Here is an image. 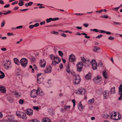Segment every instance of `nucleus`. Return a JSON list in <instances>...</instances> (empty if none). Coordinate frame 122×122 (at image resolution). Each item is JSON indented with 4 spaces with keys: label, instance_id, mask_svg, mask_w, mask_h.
Returning <instances> with one entry per match:
<instances>
[{
    "label": "nucleus",
    "instance_id": "1",
    "mask_svg": "<svg viewBox=\"0 0 122 122\" xmlns=\"http://www.w3.org/2000/svg\"><path fill=\"white\" fill-rule=\"evenodd\" d=\"M81 59L82 61L79 62L76 65L77 69V71L79 72L81 71L82 69V68L84 63L87 64L88 62V61L86 60L84 57H81Z\"/></svg>",
    "mask_w": 122,
    "mask_h": 122
},
{
    "label": "nucleus",
    "instance_id": "2",
    "mask_svg": "<svg viewBox=\"0 0 122 122\" xmlns=\"http://www.w3.org/2000/svg\"><path fill=\"white\" fill-rule=\"evenodd\" d=\"M72 74L73 78H75L73 80L74 83L76 84H78L81 81L80 76L79 75H76L75 72H72Z\"/></svg>",
    "mask_w": 122,
    "mask_h": 122
},
{
    "label": "nucleus",
    "instance_id": "3",
    "mask_svg": "<svg viewBox=\"0 0 122 122\" xmlns=\"http://www.w3.org/2000/svg\"><path fill=\"white\" fill-rule=\"evenodd\" d=\"M16 115L23 119L25 120L27 118L26 114L23 112L17 111L16 112Z\"/></svg>",
    "mask_w": 122,
    "mask_h": 122
},
{
    "label": "nucleus",
    "instance_id": "4",
    "mask_svg": "<svg viewBox=\"0 0 122 122\" xmlns=\"http://www.w3.org/2000/svg\"><path fill=\"white\" fill-rule=\"evenodd\" d=\"M4 66L6 70H8L9 69H10L12 65L10 61L9 60H6L5 63H4Z\"/></svg>",
    "mask_w": 122,
    "mask_h": 122
},
{
    "label": "nucleus",
    "instance_id": "5",
    "mask_svg": "<svg viewBox=\"0 0 122 122\" xmlns=\"http://www.w3.org/2000/svg\"><path fill=\"white\" fill-rule=\"evenodd\" d=\"M20 63L22 67H25L27 65L28 63L27 60L26 58H22L20 61Z\"/></svg>",
    "mask_w": 122,
    "mask_h": 122
},
{
    "label": "nucleus",
    "instance_id": "6",
    "mask_svg": "<svg viewBox=\"0 0 122 122\" xmlns=\"http://www.w3.org/2000/svg\"><path fill=\"white\" fill-rule=\"evenodd\" d=\"M41 73L37 74V81L38 83L39 84L42 83L44 80V78L41 76Z\"/></svg>",
    "mask_w": 122,
    "mask_h": 122
},
{
    "label": "nucleus",
    "instance_id": "7",
    "mask_svg": "<svg viewBox=\"0 0 122 122\" xmlns=\"http://www.w3.org/2000/svg\"><path fill=\"white\" fill-rule=\"evenodd\" d=\"M37 90L34 89L31 91L30 95L31 97L33 98L37 96Z\"/></svg>",
    "mask_w": 122,
    "mask_h": 122
},
{
    "label": "nucleus",
    "instance_id": "8",
    "mask_svg": "<svg viewBox=\"0 0 122 122\" xmlns=\"http://www.w3.org/2000/svg\"><path fill=\"white\" fill-rule=\"evenodd\" d=\"M91 62L93 69H96L97 68V65L96 61L95 60H92Z\"/></svg>",
    "mask_w": 122,
    "mask_h": 122
},
{
    "label": "nucleus",
    "instance_id": "9",
    "mask_svg": "<svg viewBox=\"0 0 122 122\" xmlns=\"http://www.w3.org/2000/svg\"><path fill=\"white\" fill-rule=\"evenodd\" d=\"M118 93L120 95V97L118 98L119 100H121L122 99V85H120L119 88Z\"/></svg>",
    "mask_w": 122,
    "mask_h": 122
},
{
    "label": "nucleus",
    "instance_id": "10",
    "mask_svg": "<svg viewBox=\"0 0 122 122\" xmlns=\"http://www.w3.org/2000/svg\"><path fill=\"white\" fill-rule=\"evenodd\" d=\"M109 94V91L105 90L103 93L104 98V99H107L108 97Z\"/></svg>",
    "mask_w": 122,
    "mask_h": 122
},
{
    "label": "nucleus",
    "instance_id": "11",
    "mask_svg": "<svg viewBox=\"0 0 122 122\" xmlns=\"http://www.w3.org/2000/svg\"><path fill=\"white\" fill-rule=\"evenodd\" d=\"M75 56L73 54H71L69 57V60L71 62H72L75 61Z\"/></svg>",
    "mask_w": 122,
    "mask_h": 122
},
{
    "label": "nucleus",
    "instance_id": "12",
    "mask_svg": "<svg viewBox=\"0 0 122 122\" xmlns=\"http://www.w3.org/2000/svg\"><path fill=\"white\" fill-rule=\"evenodd\" d=\"M38 94H39L40 96H43L44 95V94L42 92V90L40 87H38L37 88Z\"/></svg>",
    "mask_w": 122,
    "mask_h": 122
},
{
    "label": "nucleus",
    "instance_id": "13",
    "mask_svg": "<svg viewBox=\"0 0 122 122\" xmlns=\"http://www.w3.org/2000/svg\"><path fill=\"white\" fill-rule=\"evenodd\" d=\"M66 72L68 73V74H71L72 75V72H75L73 71H71L70 70V67L69 66H66Z\"/></svg>",
    "mask_w": 122,
    "mask_h": 122
},
{
    "label": "nucleus",
    "instance_id": "14",
    "mask_svg": "<svg viewBox=\"0 0 122 122\" xmlns=\"http://www.w3.org/2000/svg\"><path fill=\"white\" fill-rule=\"evenodd\" d=\"M46 61L44 60L43 59L41 60L40 65L41 67H44L46 65Z\"/></svg>",
    "mask_w": 122,
    "mask_h": 122
},
{
    "label": "nucleus",
    "instance_id": "15",
    "mask_svg": "<svg viewBox=\"0 0 122 122\" xmlns=\"http://www.w3.org/2000/svg\"><path fill=\"white\" fill-rule=\"evenodd\" d=\"M78 91L79 92V94H84L85 93L86 91L85 89L81 88L78 90Z\"/></svg>",
    "mask_w": 122,
    "mask_h": 122
},
{
    "label": "nucleus",
    "instance_id": "16",
    "mask_svg": "<svg viewBox=\"0 0 122 122\" xmlns=\"http://www.w3.org/2000/svg\"><path fill=\"white\" fill-rule=\"evenodd\" d=\"M26 113L27 115H31L33 114L32 110L30 109H28L26 111Z\"/></svg>",
    "mask_w": 122,
    "mask_h": 122
},
{
    "label": "nucleus",
    "instance_id": "17",
    "mask_svg": "<svg viewBox=\"0 0 122 122\" xmlns=\"http://www.w3.org/2000/svg\"><path fill=\"white\" fill-rule=\"evenodd\" d=\"M0 91L1 92L5 93L6 92L5 88L4 86L0 85Z\"/></svg>",
    "mask_w": 122,
    "mask_h": 122
},
{
    "label": "nucleus",
    "instance_id": "18",
    "mask_svg": "<svg viewBox=\"0 0 122 122\" xmlns=\"http://www.w3.org/2000/svg\"><path fill=\"white\" fill-rule=\"evenodd\" d=\"M121 117V116L120 115V114L118 113L116 117H115V118H113V120H117L120 119Z\"/></svg>",
    "mask_w": 122,
    "mask_h": 122
},
{
    "label": "nucleus",
    "instance_id": "19",
    "mask_svg": "<svg viewBox=\"0 0 122 122\" xmlns=\"http://www.w3.org/2000/svg\"><path fill=\"white\" fill-rule=\"evenodd\" d=\"M51 68L50 66L47 67L46 70L45 71V73L50 72L51 71Z\"/></svg>",
    "mask_w": 122,
    "mask_h": 122
},
{
    "label": "nucleus",
    "instance_id": "20",
    "mask_svg": "<svg viewBox=\"0 0 122 122\" xmlns=\"http://www.w3.org/2000/svg\"><path fill=\"white\" fill-rule=\"evenodd\" d=\"M117 114H116L115 112H113L112 113L111 115L110 116V117L112 119H113V118L116 117Z\"/></svg>",
    "mask_w": 122,
    "mask_h": 122
},
{
    "label": "nucleus",
    "instance_id": "21",
    "mask_svg": "<svg viewBox=\"0 0 122 122\" xmlns=\"http://www.w3.org/2000/svg\"><path fill=\"white\" fill-rule=\"evenodd\" d=\"M91 73H88L86 74L85 76L86 78L88 80H89L91 79Z\"/></svg>",
    "mask_w": 122,
    "mask_h": 122
},
{
    "label": "nucleus",
    "instance_id": "22",
    "mask_svg": "<svg viewBox=\"0 0 122 122\" xmlns=\"http://www.w3.org/2000/svg\"><path fill=\"white\" fill-rule=\"evenodd\" d=\"M14 62L17 65H20V61L18 59L16 58H15L14 59Z\"/></svg>",
    "mask_w": 122,
    "mask_h": 122
},
{
    "label": "nucleus",
    "instance_id": "23",
    "mask_svg": "<svg viewBox=\"0 0 122 122\" xmlns=\"http://www.w3.org/2000/svg\"><path fill=\"white\" fill-rule=\"evenodd\" d=\"M102 74L104 78L106 79L107 78V73L105 71H102Z\"/></svg>",
    "mask_w": 122,
    "mask_h": 122
},
{
    "label": "nucleus",
    "instance_id": "24",
    "mask_svg": "<svg viewBox=\"0 0 122 122\" xmlns=\"http://www.w3.org/2000/svg\"><path fill=\"white\" fill-rule=\"evenodd\" d=\"M79 109L81 111H82L83 108V107L82 105L81 104H79V106L78 107Z\"/></svg>",
    "mask_w": 122,
    "mask_h": 122
},
{
    "label": "nucleus",
    "instance_id": "25",
    "mask_svg": "<svg viewBox=\"0 0 122 122\" xmlns=\"http://www.w3.org/2000/svg\"><path fill=\"white\" fill-rule=\"evenodd\" d=\"M5 76V74L3 72L0 71V79L4 78Z\"/></svg>",
    "mask_w": 122,
    "mask_h": 122
},
{
    "label": "nucleus",
    "instance_id": "26",
    "mask_svg": "<svg viewBox=\"0 0 122 122\" xmlns=\"http://www.w3.org/2000/svg\"><path fill=\"white\" fill-rule=\"evenodd\" d=\"M116 92L115 90V87H112L111 89L110 94H112L115 93Z\"/></svg>",
    "mask_w": 122,
    "mask_h": 122
},
{
    "label": "nucleus",
    "instance_id": "27",
    "mask_svg": "<svg viewBox=\"0 0 122 122\" xmlns=\"http://www.w3.org/2000/svg\"><path fill=\"white\" fill-rule=\"evenodd\" d=\"M54 60L55 61H56V62H57V61H58V63L61 61L59 57L57 56L55 57Z\"/></svg>",
    "mask_w": 122,
    "mask_h": 122
},
{
    "label": "nucleus",
    "instance_id": "28",
    "mask_svg": "<svg viewBox=\"0 0 122 122\" xmlns=\"http://www.w3.org/2000/svg\"><path fill=\"white\" fill-rule=\"evenodd\" d=\"M94 101V99L93 98L89 100L88 102V103L89 104H93Z\"/></svg>",
    "mask_w": 122,
    "mask_h": 122
},
{
    "label": "nucleus",
    "instance_id": "29",
    "mask_svg": "<svg viewBox=\"0 0 122 122\" xmlns=\"http://www.w3.org/2000/svg\"><path fill=\"white\" fill-rule=\"evenodd\" d=\"M93 49L94 51L97 52L100 49V48L98 47L94 46L93 48Z\"/></svg>",
    "mask_w": 122,
    "mask_h": 122
},
{
    "label": "nucleus",
    "instance_id": "30",
    "mask_svg": "<svg viewBox=\"0 0 122 122\" xmlns=\"http://www.w3.org/2000/svg\"><path fill=\"white\" fill-rule=\"evenodd\" d=\"M7 99L10 103L13 102L14 100L12 97H7Z\"/></svg>",
    "mask_w": 122,
    "mask_h": 122
},
{
    "label": "nucleus",
    "instance_id": "31",
    "mask_svg": "<svg viewBox=\"0 0 122 122\" xmlns=\"http://www.w3.org/2000/svg\"><path fill=\"white\" fill-rule=\"evenodd\" d=\"M43 122H51V120L49 119L46 118L43 119Z\"/></svg>",
    "mask_w": 122,
    "mask_h": 122
},
{
    "label": "nucleus",
    "instance_id": "32",
    "mask_svg": "<svg viewBox=\"0 0 122 122\" xmlns=\"http://www.w3.org/2000/svg\"><path fill=\"white\" fill-rule=\"evenodd\" d=\"M30 60L32 63L34 62L35 61V59L32 56H31L30 58Z\"/></svg>",
    "mask_w": 122,
    "mask_h": 122
},
{
    "label": "nucleus",
    "instance_id": "33",
    "mask_svg": "<svg viewBox=\"0 0 122 122\" xmlns=\"http://www.w3.org/2000/svg\"><path fill=\"white\" fill-rule=\"evenodd\" d=\"M49 57L50 59L52 60H54L55 57V56L53 54L50 55L49 56Z\"/></svg>",
    "mask_w": 122,
    "mask_h": 122
},
{
    "label": "nucleus",
    "instance_id": "34",
    "mask_svg": "<svg viewBox=\"0 0 122 122\" xmlns=\"http://www.w3.org/2000/svg\"><path fill=\"white\" fill-rule=\"evenodd\" d=\"M58 62H56V61H55L54 60L52 61V66H55L56 64H58Z\"/></svg>",
    "mask_w": 122,
    "mask_h": 122
},
{
    "label": "nucleus",
    "instance_id": "35",
    "mask_svg": "<svg viewBox=\"0 0 122 122\" xmlns=\"http://www.w3.org/2000/svg\"><path fill=\"white\" fill-rule=\"evenodd\" d=\"M71 107L70 106H66V105H65L64 107V108L65 110H66L67 108L70 109Z\"/></svg>",
    "mask_w": 122,
    "mask_h": 122
},
{
    "label": "nucleus",
    "instance_id": "36",
    "mask_svg": "<svg viewBox=\"0 0 122 122\" xmlns=\"http://www.w3.org/2000/svg\"><path fill=\"white\" fill-rule=\"evenodd\" d=\"M5 23V20H4L1 23V27H3L4 26Z\"/></svg>",
    "mask_w": 122,
    "mask_h": 122
},
{
    "label": "nucleus",
    "instance_id": "37",
    "mask_svg": "<svg viewBox=\"0 0 122 122\" xmlns=\"http://www.w3.org/2000/svg\"><path fill=\"white\" fill-rule=\"evenodd\" d=\"M14 94L17 97H20V93L18 92H15Z\"/></svg>",
    "mask_w": 122,
    "mask_h": 122
},
{
    "label": "nucleus",
    "instance_id": "38",
    "mask_svg": "<svg viewBox=\"0 0 122 122\" xmlns=\"http://www.w3.org/2000/svg\"><path fill=\"white\" fill-rule=\"evenodd\" d=\"M58 53L59 55L60 56H63V53L61 51H58Z\"/></svg>",
    "mask_w": 122,
    "mask_h": 122
},
{
    "label": "nucleus",
    "instance_id": "39",
    "mask_svg": "<svg viewBox=\"0 0 122 122\" xmlns=\"http://www.w3.org/2000/svg\"><path fill=\"white\" fill-rule=\"evenodd\" d=\"M102 78L100 76H97L96 77L95 79H94L93 80H99L100 79H101Z\"/></svg>",
    "mask_w": 122,
    "mask_h": 122
},
{
    "label": "nucleus",
    "instance_id": "40",
    "mask_svg": "<svg viewBox=\"0 0 122 122\" xmlns=\"http://www.w3.org/2000/svg\"><path fill=\"white\" fill-rule=\"evenodd\" d=\"M51 33L52 34H55L56 35L58 34V32H56L55 31H51Z\"/></svg>",
    "mask_w": 122,
    "mask_h": 122
},
{
    "label": "nucleus",
    "instance_id": "41",
    "mask_svg": "<svg viewBox=\"0 0 122 122\" xmlns=\"http://www.w3.org/2000/svg\"><path fill=\"white\" fill-rule=\"evenodd\" d=\"M101 80L102 79L97 80H94V81L95 83H99L101 81Z\"/></svg>",
    "mask_w": 122,
    "mask_h": 122
},
{
    "label": "nucleus",
    "instance_id": "42",
    "mask_svg": "<svg viewBox=\"0 0 122 122\" xmlns=\"http://www.w3.org/2000/svg\"><path fill=\"white\" fill-rule=\"evenodd\" d=\"M51 18H49L46 19V21L47 23H48L51 22Z\"/></svg>",
    "mask_w": 122,
    "mask_h": 122
},
{
    "label": "nucleus",
    "instance_id": "43",
    "mask_svg": "<svg viewBox=\"0 0 122 122\" xmlns=\"http://www.w3.org/2000/svg\"><path fill=\"white\" fill-rule=\"evenodd\" d=\"M24 102V101L21 99H20L19 101V103L20 104H22Z\"/></svg>",
    "mask_w": 122,
    "mask_h": 122
},
{
    "label": "nucleus",
    "instance_id": "44",
    "mask_svg": "<svg viewBox=\"0 0 122 122\" xmlns=\"http://www.w3.org/2000/svg\"><path fill=\"white\" fill-rule=\"evenodd\" d=\"M113 23L114 25H120L121 24V23L119 22H116L113 21Z\"/></svg>",
    "mask_w": 122,
    "mask_h": 122
},
{
    "label": "nucleus",
    "instance_id": "45",
    "mask_svg": "<svg viewBox=\"0 0 122 122\" xmlns=\"http://www.w3.org/2000/svg\"><path fill=\"white\" fill-rule=\"evenodd\" d=\"M51 19L52 20L51 21H55L56 20H59V19L58 18H51Z\"/></svg>",
    "mask_w": 122,
    "mask_h": 122
},
{
    "label": "nucleus",
    "instance_id": "46",
    "mask_svg": "<svg viewBox=\"0 0 122 122\" xmlns=\"http://www.w3.org/2000/svg\"><path fill=\"white\" fill-rule=\"evenodd\" d=\"M33 108L35 110L38 111V110L39 108L37 106H34Z\"/></svg>",
    "mask_w": 122,
    "mask_h": 122
},
{
    "label": "nucleus",
    "instance_id": "47",
    "mask_svg": "<svg viewBox=\"0 0 122 122\" xmlns=\"http://www.w3.org/2000/svg\"><path fill=\"white\" fill-rule=\"evenodd\" d=\"M108 39L110 40H113L114 39V37H112L111 36L109 37Z\"/></svg>",
    "mask_w": 122,
    "mask_h": 122
},
{
    "label": "nucleus",
    "instance_id": "48",
    "mask_svg": "<svg viewBox=\"0 0 122 122\" xmlns=\"http://www.w3.org/2000/svg\"><path fill=\"white\" fill-rule=\"evenodd\" d=\"M28 3V5L29 6H31L33 5V2H30Z\"/></svg>",
    "mask_w": 122,
    "mask_h": 122
},
{
    "label": "nucleus",
    "instance_id": "49",
    "mask_svg": "<svg viewBox=\"0 0 122 122\" xmlns=\"http://www.w3.org/2000/svg\"><path fill=\"white\" fill-rule=\"evenodd\" d=\"M24 2H19L18 3L19 5L20 6H22L24 5Z\"/></svg>",
    "mask_w": 122,
    "mask_h": 122
},
{
    "label": "nucleus",
    "instance_id": "50",
    "mask_svg": "<svg viewBox=\"0 0 122 122\" xmlns=\"http://www.w3.org/2000/svg\"><path fill=\"white\" fill-rule=\"evenodd\" d=\"M72 102L73 104V107H74L76 101L75 99H73L72 100Z\"/></svg>",
    "mask_w": 122,
    "mask_h": 122
},
{
    "label": "nucleus",
    "instance_id": "51",
    "mask_svg": "<svg viewBox=\"0 0 122 122\" xmlns=\"http://www.w3.org/2000/svg\"><path fill=\"white\" fill-rule=\"evenodd\" d=\"M23 27L22 25H20L18 26H17L16 27V29H21Z\"/></svg>",
    "mask_w": 122,
    "mask_h": 122
},
{
    "label": "nucleus",
    "instance_id": "52",
    "mask_svg": "<svg viewBox=\"0 0 122 122\" xmlns=\"http://www.w3.org/2000/svg\"><path fill=\"white\" fill-rule=\"evenodd\" d=\"M10 120H3L1 121V122H10Z\"/></svg>",
    "mask_w": 122,
    "mask_h": 122
},
{
    "label": "nucleus",
    "instance_id": "53",
    "mask_svg": "<svg viewBox=\"0 0 122 122\" xmlns=\"http://www.w3.org/2000/svg\"><path fill=\"white\" fill-rule=\"evenodd\" d=\"M98 66H103L101 62H100L98 64Z\"/></svg>",
    "mask_w": 122,
    "mask_h": 122
},
{
    "label": "nucleus",
    "instance_id": "54",
    "mask_svg": "<svg viewBox=\"0 0 122 122\" xmlns=\"http://www.w3.org/2000/svg\"><path fill=\"white\" fill-rule=\"evenodd\" d=\"M102 36V35H98L97 36H96V38H101Z\"/></svg>",
    "mask_w": 122,
    "mask_h": 122
},
{
    "label": "nucleus",
    "instance_id": "55",
    "mask_svg": "<svg viewBox=\"0 0 122 122\" xmlns=\"http://www.w3.org/2000/svg\"><path fill=\"white\" fill-rule=\"evenodd\" d=\"M10 6V5L9 4H6L4 6V7L5 8H8Z\"/></svg>",
    "mask_w": 122,
    "mask_h": 122
},
{
    "label": "nucleus",
    "instance_id": "56",
    "mask_svg": "<svg viewBox=\"0 0 122 122\" xmlns=\"http://www.w3.org/2000/svg\"><path fill=\"white\" fill-rule=\"evenodd\" d=\"M7 35L8 36H13L14 34L12 33H8L7 34Z\"/></svg>",
    "mask_w": 122,
    "mask_h": 122
},
{
    "label": "nucleus",
    "instance_id": "57",
    "mask_svg": "<svg viewBox=\"0 0 122 122\" xmlns=\"http://www.w3.org/2000/svg\"><path fill=\"white\" fill-rule=\"evenodd\" d=\"M105 31L102 30H99L98 32L101 33H105Z\"/></svg>",
    "mask_w": 122,
    "mask_h": 122
},
{
    "label": "nucleus",
    "instance_id": "58",
    "mask_svg": "<svg viewBox=\"0 0 122 122\" xmlns=\"http://www.w3.org/2000/svg\"><path fill=\"white\" fill-rule=\"evenodd\" d=\"M34 27V25H30L29 26V27L30 29H32Z\"/></svg>",
    "mask_w": 122,
    "mask_h": 122
},
{
    "label": "nucleus",
    "instance_id": "59",
    "mask_svg": "<svg viewBox=\"0 0 122 122\" xmlns=\"http://www.w3.org/2000/svg\"><path fill=\"white\" fill-rule=\"evenodd\" d=\"M33 67L34 69H35V70H37V67L36 65H34Z\"/></svg>",
    "mask_w": 122,
    "mask_h": 122
},
{
    "label": "nucleus",
    "instance_id": "60",
    "mask_svg": "<svg viewBox=\"0 0 122 122\" xmlns=\"http://www.w3.org/2000/svg\"><path fill=\"white\" fill-rule=\"evenodd\" d=\"M105 33L107 34L110 35L111 34V33L109 31H105Z\"/></svg>",
    "mask_w": 122,
    "mask_h": 122
},
{
    "label": "nucleus",
    "instance_id": "61",
    "mask_svg": "<svg viewBox=\"0 0 122 122\" xmlns=\"http://www.w3.org/2000/svg\"><path fill=\"white\" fill-rule=\"evenodd\" d=\"M39 25V24L38 23H36L34 25V27H37Z\"/></svg>",
    "mask_w": 122,
    "mask_h": 122
},
{
    "label": "nucleus",
    "instance_id": "62",
    "mask_svg": "<svg viewBox=\"0 0 122 122\" xmlns=\"http://www.w3.org/2000/svg\"><path fill=\"white\" fill-rule=\"evenodd\" d=\"M61 36L64 37H66L67 36L64 33H63L62 34Z\"/></svg>",
    "mask_w": 122,
    "mask_h": 122
},
{
    "label": "nucleus",
    "instance_id": "63",
    "mask_svg": "<svg viewBox=\"0 0 122 122\" xmlns=\"http://www.w3.org/2000/svg\"><path fill=\"white\" fill-rule=\"evenodd\" d=\"M103 11V10H99V11H98V10H97L96 11V12H97V13H98V12H99V13H101L102 11Z\"/></svg>",
    "mask_w": 122,
    "mask_h": 122
},
{
    "label": "nucleus",
    "instance_id": "64",
    "mask_svg": "<svg viewBox=\"0 0 122 122\" xmlns=\"http://www.w3.org/2000/svg\"><path fill=\"white\" fill-rule=\"evenodd\" d=\"M93 31L96 32H98L99 30L96 29H93Z\"/></svg>",
    "mask_w": 122,
    "mask_h": 122
}]
</instances>
